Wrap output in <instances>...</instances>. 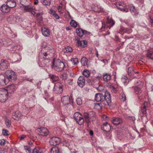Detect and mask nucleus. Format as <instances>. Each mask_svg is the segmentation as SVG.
Masks as SVG:
<instances>
[{"label":"nucleus","instance_id":"nucleus-37","mask_svg":"<svg viewBox=\"0 0 153 153\" xmlns=\"http://www.w3.org/2000/svg\"><path fill=\"white\" fill-rule=\"evenodd\" d=\"M146 55L148 58L153 59V51H148Z\"/></svg>","mask_w":153,"mask_h":153},{"label":"nucleus","instance_id":"nucleus-63","mask_svg":"<svg viewBox=\"0 0 153 153\" xmlns=\"http://www.w3.org/2000/svg\"><path fill=\"white\" fill-rule=\"evenodd\" d=\"M68 83L69 84L71 85L73 83L72 82L71 80H68Z\"/></svg>","mask_w":153,"mask_h":153},{"label":"nucleus","instance_id":"nucleus-43","mask_svg":"<svg viewBox=\"0 0 153 153\" xmlns=\"http://www.w3.org/2000/svg\"><path fill=\"white\" fill-rule=\"evenodd\" d=\"M71 61L74 64V65H76L78 63V61L77 58H75L74 59L72 58L71 60Z\"/></svg>","mask_w":153,"mask_h":153},{"label":"nucleus","instance_id":"nucleus-20","mask_svg":"<svg viewBox=\"0 0 153 153\" xmlns=\"http://www.w3.org/2000/svg\"><path fill=\"white\" fill-rule=\"evenodd\" d=\"M0 10L3 12L7 13L10 11V8L7 4L6 5L3 4L1 7Z\"/></svg>","mask_w":153,"mask_h":153},{"label":"nucleus","instance_id":"nucleus-31","mask_svg":"<svg viewBox=\"0 0 153 153\" xmlns=\"http://www.w3.org/2000/svg\"><path fill=\"white\" fill-rule=\"evenodd\" d=\"M111 79V75L110 74H105L103 75V79L105 81H107L110 80Z\"/></svg>","mask_w":153,"mask_h":153},{"label":"nucleus","instance_id":"nucleus-32","mask_svg":"<svg viewBox=\"0 0 153 153\" xmlns=\"http://www.w3.org/2000/svg\"><path fill=\"white\" fill-rule=\"evenodd\" d=\"M24 9L27 11L32 12V14L33 15H34V14H33L32 13L33 9L32 7H31L29 6H25Z\"/></svg>","mask_w":153,"mask_h":153},{"label":"nucleus","instance_id":"nucleus-21","mask_svg":"<svg viewBox=\"0 0 153 153\" xmlns=\"http://www.w3.org/2000/svg\"><path fill=\"white\" fill-rule=\"evenodd\" d=\"M77 46L78 47H81L85 48L87 46V42L85 40L81 41H78L77 42Z\"/></svg>","mask_w":153,"mask_h":153},{"label":"nucleus","instance_id":"nucleus-8","mask_svg":"<svg viewBox=\"0 0 153 153\" xmlns=\"http://www.w3.org/2000/svg\"><path fill=\"white\" fill-rule=\"evenodd\" d=\"M37 130L39 135L43 137H46L49 133L48 130L45 127H40L38 128Z\"/></svg>","mask_w":153,"mask_h":153},{"label":"nucleus","instance_id":"nucleus-64","mask_svg":"<svg viewBox=\"0 0 153 153\" xmlns=\"http://www.w3.org/2000/svg\"><path fill=\"white\" fill-rule=\"evenodd\" d=\"M110 23H112V26L114 24V22L112 20H110Z\"/></svg>","mask_w":153,"mask_h":153},{"label":"nucleus","instance_id":"nucleus-19","mask_svg":"<svg viewBox=\"0 0 153 153\" xmlns=\"http://www.w3.org/2000/svg\"><path fill=\"white\" fill-rule=\"evenodd\" d=\"M6 3L10 8H13L16 5V2L14 0H7Z\"/></svg>","mask_w":153,"mask_h":153},{"label":"nucleus","instance_id":"nucleus-13","mask_svg":"<svg viewBox=\"0 0 153 153\" xmlns=\"http://www.w3.org/2000/svg\"><path fill=\"white\" fill-rule=\"evenodd\" d=\"M126 6L125 4L121 2H118L116 4V7L117 9H119L121 11L127 12H128V9L124 8L126 7Z\"/></svg>","mask_w":153,"mask_h":153},{"label":"nucleus","instance_id":"nucleus-1","mask_svg":"<svg viewBox=\"0 0 153 153\" xmlns=\"http://www.w3.org/2000/svg\"><path fill=\"white\" fill-rule=\"evenodd\" d=\"M54 50L51 47L45 51H42L38 62L39 66L41 67L48 66L50 59L54 56Z\"/></svg>","mask_w":153,"mask_h":153},{"label":"nucleus","instance_id":"nucleus-17","mask_svg":"<svg viewBox=\"0 0 153 153\" xmlns=\"http://www.w3.org/2000/svg\"><path fill=\"white\" fill-rule=\"evenodd\" d=\"M13 118L15 120H17L22 116V113L19 111H16L12 113Z\"/></svg>","mask_w":153,"mask_h":153},{"label":"nucleus","instance_id":"nucleus-53","mask_svg":"<svg viewBox=\"0 0 153 153\" xmlns=\"http://www.w3.org/2000/svg\"><path fill=\"white\" fill-rule=\"evenodd\" d=\"M67 77V74H66L64 73L62 74L61 75V78L65 80H66Z\"/></svg>","mask_w":153,"mask_h":153},{"label":"nucleus","instance_id":"nucleus-15","mask_svg":"<svg viewBox=\"0 0 153 153\" xmlns=\"http://www.w3.org/2000/svg\"><path fill=\"white\" fill-rule=\"evenodd\" d=\"M61 101L64 105H66L70 103L71 100L69 97L68 95H66L63 96L62 97Z\"/></svg>","mask_w":153,"mask_h":153},{"label":"nucleus","instance_id":"nucleus-28","mask_svg":"<svg viewBox=\"0 0 153 153\" xmlns=\"http://www.w3.org/2000/svg\"><path fill=\"white\" fill-rule=\"evenodd\" d=\"M7 21L9 23H14L15 22L16 18L13 16H11L7 18Z\"/></svg>","mask_w":153,"mask_h":153},{"label":"nucleus","instance_id":"nucleus-9","mask_svg":"<svg viewBox=\"0 0 153 153\" xmlns=\"http://www.w3.org/2000/svg\"><path fill=\"white\" fill-rule=\"evenodd\" d=\"M6 76L7 79L10 81H15L16 78V76L15 73L11 71H7L6 72Z\"/></svg>","mask_w":153,"mask_h":153},{"label":"nucleus","instance_id":"nucleus-2","mask_svg":"<svg viewBox=\"0 0 153 153\" xmlns=\"http://www.w3.org/2000/svg\"><path fill=\"white\" fill-rule=\"evenodd\" d=\"M95 100L96 101L100 102L98 105L101 108L105 107L107 104L108 106L111 105V97L109 93L106 91L104 95L101 93H97L95 94Z\"/></svg>","mask_w":153,"mask_h":153},{"label":"nucleus","instance_id":"nucleus-30","mask_svg":"<svg viewBox=\"0 0 153 153\" xmlns=\"http://www.w3.org/2000/svg\"><path fill=\"white\" fill-rule=\"evenodd\" d=\"M128 73L129 75L131 76L133 75L134 73L133 67H130L128 68Z\"/></svg>","mask_w":153,"mask_h":153},{"label":"nucleus","instance_id":"nucleus-33","mask_svg":"<svg viewBox=\"0 0 153 153\" xmlns=\"http://www.w3.org/2000/svg\"><path fill=\"white\" fill-rule=\"evenodd\" d=\"M40 1L43 4L46 6H49L51 2V0H41Z\"/></svg>","mask_w":153,"mask_h":153},{"label":"nucleus","instance_id":"nucleus-3","mask_svg":"<svg viewBox=\"0 0 153 153\" xmlns=\"http://www.w3.org/2000/svg\"><path fill=\"white\" fill-rule=\"evenodd\" d=\"M52 67L58 72L62 71L65 68L64 62L59 59H54L52 63Z\"/></svg>","mask_w":153,"mask_h":153},{"label":"nucleus","instance_id":"nucleus-11","mask_svg":"<svg viewBox=\"0 0 153 153\" xmlns=\"http://www.w3.org/2000/svg\"><path fill=\"white\" fill-rule=\"evenodd\" d=\"M76 32L78 36L80 37H82L83 35H85V36H87L90 33L80 28H77L76 29Z\"/></svg>","mask_w":153,"mask_h":153},{"label":"nucleus","instance_id":"nucleus-5","mask_svg":"<svg viewBox=\"0 0 153 153\" xmlns=\"http://www.w3.org/2000/svg\"><path fill=\"white\" fill-rule=\"evenodd\" d=\"M74 117L76 122L80 125L83 124L84 122L82 115L79 112H76L74 115Z\"/></svg>","mask_w":153,"mask_h":153},{"label":"nucleus","instance_id":"nucleus-52","mask_svg":"<svg viewBox=\"0 0 153 153\" xmlns=\"http://www.w3.org/2000/svg\"><path fill=\"white\" fill-rule=\"evenodd\" d=\"M24 149H25L27 151H28L29 153H30L31 152V149L30 147L27 146H24Z\"/></svg>","mask_w":153,"mask_h":153},{"label":"nucleus","instance_id":"nucleus-44","mask_svg":"<svg viewBox=\"0 0 153 153\" xmlns=\"http://www.w3.org/2000/svg\"><path fill=\"white\" fill-rule=\"evenodd\" d=\"M5 124L7 127H9L10 126V122L9 120L7 118H5Z\"/></svg>","mask_w":153,"mask_h":153},{"label":"nucleus","instance_id":"nucleus-61","mask_svg":"<svg viewBox=\"0 0 153 153\" xmlns=\"http://www.w3.org/2000/svg\"><path fill=\"white\" fill-rule=\"evenodd\" d=\"M89 134L91 135H93V131L91 130L89 131Z\"/></svg>","mask_w":153,"mask_h":153},{"label":"nucleus","instance_id":"nucleus-29","mask_svg":"<svg viewBox=\"0 0 153 153\" xmlns=\"http://www.w3.org/2000/svg\"><path fill=\"white\" fill-rule=\"evenodd\" d=\"M88 62V59L85 57H82L81 59V62L82 65L83 66L87 65Z\"/></svg>","mask_w":153,"mask_h":153},{"label":"nucleus","instance_id":"nucleus-46","mask_svg":"<svg viewBox=\"0 0 153 153\" xmlns=\"http://www.w3.org/2000/svg\"><path fill=\"white\" fill-rule=\"evenodd\" d=\"M5 42V41H4L1 39H0V47L2 46L3 45H8L6 44Z\"/></svg>","mask_w":153,"mask_h":153},{"label":"nucleus","instance_id":"nucleus-12","mask_svg":"<svg viewBox=\"0 0 153 153\" xmlns=\"http://www.w3.org/2000/svg\"><path fill=\"white\" fill-rule=\"evenodd\" d=\"M60 141V139L57 137H53L51 138L49 143L51 145L55 146L59 144Z\"/></svg>","mask_w":153,"mask_h":153},{"label":"nucleus","instance_id":"nucleus-40","mask_svg":"<svg viewBox=\"0 0 153 153\" xmlns=\"http://www.w3.org/2000/svg\"><path fill=\"white\" fill-rule=\"evenodd\" d=\"M83 75L86 77H88L90 76V72L87 70H84L82 73Z\"/></svg>","mask_w":153,"mask_h":153},{"label":"nucleus","instance_id":"nucleus-14","mask_svg":"<svg viewBox=\"0 0 153 153\" xmlns=\"http://www.w3.org/2000/svg\"><path fill=\"white\" fill-rule=\"evenodd\" d=\"M9 80L6 78L5 75L3 74H0V85L4 86L7 84Z\"/></svg>","mask_w":153,"mask_h":153},{"label":"nucleus","instance_id":"nucleus-18","mask_svg":"<svg viewBox=\"0 0 153 153\" xmlns=\"http://www.w3.org/2000/svg\"><path fill=\"white\" fill-rule=\"evenodd\" d=\"M77 83L79 87H83L85 84V79L83 76H80L78 78Z\"/></svg>","mask_w":153,"mask_h":153},{"label":"nucleus","instance_id":"nucleus-38","mask_svg":"<svg viewBox=\"0 0 153 153\" xmlns=\"http://www.w3.org/2000/svg\"><path fill=\"white\" fill-rule=\"evenodd\" d=\"M51 153H59V150L58 147H53L51 150Z\"/></svg>","mask_w":153,"mask_h":153},{"label":"nucleus","instance_id":"nucleus-34","mask_svg":"<svg viewBox=\"0 0 153 153\" xmlns=\"http://www.w3.org/2000/svg\"><path fill=\"white\" fill-rule=\"evenodd\" d=\"M72 50V48L69 46L66 47L63 49V51L64 53L71 52Z\"/></svg>","mask_w":153,"mask_h":153},{"label":"nucleus","instance_id":"nucleus-47","mask_svg":"<svg viewBox=\"0 0 153 153\" xmlns=\"http://www.w3.org/2000/svg\"><path fill=\"white\" fill-rule=\"evenodd\" d=\"M76 102L78 105H81L82 103V100L81 98H78L76 100Z\"/></svg>","mask_w":153,"mask_h":153},{"label":"nucleus","instance_id":"nucleus-42","mask_svg":"<svg viewBox=\"0 0 153 153\" xmlns=\"http://www.w3.org/2000/svg\"><path fill=\"white\" fill-rule=\"evenodd\" d=\"M42 151L39 148H35L33 150V153H41Z\"/></svg>","mask_w":153,"mask_h":153},{"label":"nucleus","instance_id":"nucleus-56","mask_svg":"<svg viewBox=\"0 0 153 153\" xmlns=\"http://www.w3.org/2000/svg\"><path fill=\"white\" fill-rule=\"evenodd\" d=\"M5 144V141L4 140H1L0 143V144L1 145H4Z\"/></svg>","mask_w":153,"mask_h":153},{"label":"nucleus","instance_id":"nucleus-55","mask_svg":"<svg viewBox=\"0 0 153 153\" xmlns=\"http://www.w3.org/2000/svg\"><path fill=\"white\" fill-rule=\"evenodd\" d=\"M126 30L125 31V33H130L132 32V30L131 29L126 28Z\"/></svg>","mask_w":153,"mask_h":153},{"label":"nucleus","instance_id":"nucleus-39","mask_svg":"<svg viewBox=\"0 0 153 153\" xmlns=\"http://www.w3.org/2000/svg\"><path fill=\"white\" fill-rule=\"evenodd\" d=\"M142 90L140 88L138 87H135L134 88V92L136 94H138L139 93H141Z\"/></svg>","mask_w":153,"mask_h":153},{"label":"nucleus","instance_id":"nucleus-35","mask_svg":"<svg viewBox=\"0 0 153 153\" xmlns=\"http://www.w3.org/2000/svg\"><path fill=\"white\" fill-rule=\"evenodd\" d=\"M120 99L122 101L124 102L126 100V97L125 94L123 93H121L119 97Z\"/></svg>","mask_w":153,"mask_h":153},{"label":"nucleus","instance_id":"nucleus-59","mask_svg":"<svg viewBox=\"0 0 153 153\" xmlns=\"http://www.w3.org/2000/svg\"><path fill=\"white\" fill-rule=\"evenodd\" d=\"M25 137H26V136L25 135H22L20 137V139L21 140H22L23 139L25 138Z\"/></svg>","mask_w":153,"mask_h":153},{"label":"nucleus","instance_id":"nucleus-24","mask_svg":"<svg viewBox=\"0 0 153 153\" xmlns=\"http://www.w3.org/2000/svg\"><path fill=\"white\" fill-rule=\"evenodd\" d=\"M49 76L51 81L53 82L57 81L59 79L58 76L52 74H50L49 75Z\"/></svg>","mask_w":153,"mask_h":153},{"label":"nucleus","instance_id":"nucleus-27","mask_svg":"<svg viewBox=\"0 0 153 153\" xmlns=\"http://www.w3.org/2000/svg\"><path fill=\"white\" fill-rule=\"evenodd\" d=\"M17 88L16 85L14 84H12L9 85L8 87V90L10 91L11 93L13 92Z\"/></svg>","mask_w":153,"mask_h":153},{"label":"nucleus","instance_id":"nucleus-48","mask_svg":"<svg viewBox=\"0 0 153 153\" xmlns=\"http://www.w3.org/2000/svg\"><path fill=\"white\" fill-rule=\"evenodd\" d=\"M126 30V28H124L123 27H121L120 29L119 33L122 34L125 33Z\"/></svg>","mask_w":153,"mask_h":153},{"label":"nucleus","instance_id":"nucleus-25","mask_svg":"<svg viewBox=\"0 0 153 153\" xmlns=\"http://www.w3.org/2000/svg\"><path fill=\"white\" fill-rule=\"evenodd\" d=\"M103 128L105 131L108 132L111 129V127L109 124L105 122L103 124Z\"/></svg>","mask_w":153,"mask_h":153},{"label":"nucleus","instance_id":"nucleus-45","mask_svg":"<svg viewBox=\"0 0 153 153\" xmlns=\"http://www.w3.org/2000/svg\"><path fill=\"white\" fill-rule=\"evenodd\" d=\"M36 16L38 19L39 20H42V13H37Z\"/></svg>","mask_w":153,"mask_h":153},{"label":"nucleus","instance_id":"nucleus-54","mask_svg":"<svg viewBox=\"0 0 153 153\" xmlns=\"http://www.w3.org/2000/svg\"><path fill=\"white\" fill-rule=\"evenodd\" d=\"M149 107L151 105H153V100L151 99H149Z\"/></svg>","mask_w":153,"mask_h":153},{"label":"nucleus","instance_id":"nucleus-16","mask_svg":"<svg viewBox=\"0 0 153 153\" xmlns=\"http://www.w3.org/2000/svg\"><path fill=\"white\" fill-rule=\"evenodd\" d=\"M149 107L148 102H145L144 103L141 105L140 111L142 113L146 116V108Z\"/></svg>","mask_w":153,"mask_h":153},{"label":"nucleus","instance_id":"nucleus-62","mask_svg":"<svg viewBox=\"0 0 153 153\" xmlns=\"http://www.w3.org/2000/svg\"><path fill=\"white\" fill-rule=\"evenodd\" d=\"M38 2V0H34V4H37Z\"/></svg>","mask_w":153,"mask_h":153},{"label":"nucleus","instance_id":"nucleus-49","mask_svg":"<svg viewBox=\"0 0 153 153\" xmlns=\"http://www.w3.org/2000/svg\"><path fill=\"white\" fill-rule=\"evenodd\" d=\"M2 134L4 135L7 136L9 135V131L6 129H3Z\"/></svg>","mask_w":153,"mask_h":153},{"label":"nucleus","instance_id":"nucleus-36","mask_svg":"<svg viewBox=\"0 0 153 153\" xmlns=\"http://www.w3.org/2000/svg\"><path fill=\"white\" fill-rule=\"evenodd\" d=\"M70 23L71 26L74 28L76 27L78 25L77 22L74 20H71Z\"/></svg>","mask_w":153,"mask_h":153},{"label":"nucleus","instance_id":"nucleus-57","mask_svg":"<svg viewBox=\"0 0 153 153\" xmlns=\"http://www.w3.org/2000/svg\"><path fill=\"white\" fill-rule=\"evenodd\" d=\"M51 13L52 14L53 16L55 15L56 13V12L52 10H50Z\"/></svg>","mask_w":153,"mask_h":153},{"label":"nucleus","instance_id":"nucleus-51","mask_svg":"<svg viewBox=\"0 0 153 153\" xmlns=\"http://www.w3.org/2000/svg\"><path fill=\"white\" fill-rule=\"evenodd\" d=\"M62 4H61L58 7V11L61 14H62L63 13V12L62 10Z\"/></svg>","mask_w":153,"mask_h":153},{"label":"nucleus","instance_id":"nucleus-22","mask_svg":"<svg viewBox=\"0 0 153 153\" xmlns=\"http://www.w3.org/2000/svg\"><path fill=\"white\" fill-rule=\"evenodd\" d=\"M41 31L43 35L45 37H48L49 36L50 32L48 29L45 27L42 28Z\"/></svg>","mask_w":153,"mask_h":153},{"label":"nucleus","instance_id":"nucleus-60","mask_svg":"<svg viewBox=\"0 0 153 153\" xmlns=\"http://www.w3.org/2000/svg\"><path fill=\"white\" fill-rule=\"evenodd\" d=\"M54 16L55 17L56 19H59V16L58 15V14L56 13L55 15Z\"/></svg>","mask_w":153,"mask_h":153},{"label":"nucleus","instance_id":"nucleus-26","mask_svg":"<svg viewBox=\"0 0 153 153\" xmlns=\"http://www.w3.org/2000/svg\"><path fill=\"white\" fill-rule=\"evenodd\" d=\"M111 88L112 92L114 93H116L118 91L119 92L120 91L121 92L123 91L122 88L120 87H117L116 88L114 87L113 86Z\"/></svg>","mask_w":153,"mask_h":153},{"label":"nucleus","instance_id":"nucleus-23","mask_svg":"<svg viewBox=\"0 0 153 153\" xmlns=\"http://www.w3.org/2000/svg\"><path fill=\"white\" fill-rule=\"evenodd\" d=\"M112 123L115 125H118L122 122V120L121 118L117 117L114 119L112 120Z\"/></svg>","mask_w":153,"mask_h":153},{"label":"nucleus","instance_id":"nucleus-6","mask_svg":"<svg viewBox=\"0 0 153 153\" xmlns=\"http://www.w3.org/2000/svg\"><path fill=\"white\" fill-rule=\"evenodd\" d=\"M7 91L5 89L0 88V101L5 102L7 99Z\"/></svg>","mask_w":153,"mask_h":153},{"label":"nucleus","instance_id":"nucleus-50","mask_svg":"<svg viewBox=\"0 0 153 153\" xmlns=\"http://www.w3.org/2000/svg\"><path fill=\"white\" fill-rule=\"evenodd\" d=\"M129 8L131 12H134L135 11V7L134 6L132 5H130Z\"/></svg>","mask_w":153,"mask_h":153},{"label":"nucleus","instance_id":"nucleus-41","mask_svg":"<svg viewBox=\"0 0 153 153\" xmlns=\"http://www.w3.org/2000/svg\"><path fill=\"white\" fill-rule=\"evenodd\" d=\"M121 80L125 85H126L128 82V79L127 78V77L126 76H124V77H122L121 79Z\"/></svg>","mask_w":153,"mask_h":153},{"label":"nucleus","instance_id":"nucleus-7","mask_svg":"<svg viewBox=\"0 0 153 153\" xmlns=\"http://www.w3.org/2000/svg\"><path fill=\"white\" fill-rule=\"evenodd\" d=\"M63 90V86L61 83L56 82L55 84L53 91L56 93L60 94L62 93Z\"/></svg>","mask_w":153,"mask_h":153},{"label":"nucleus","instance_id":"nucleus-58","mask_svg":"<svg viewBox=\"0 0 153 153\" xmlns=\"http://www.w3.org/2000/svg\"><path fill=\"white\" fill-rule=\"evenodd\" d=\"M102 27L101 28L100 30L101 31L103 30V29H104L105 28V25L104 24H103V23H102Z\"/></svg>","mask_w":153,"mask_h":153},{"label":"nucleus","instance_id":"nucleus-10","mask_svg":"<svg viewBox=\"0 0 153 153\" xmlns=\"http://www.w3.org/2000/svg\"><path fill=\"white\" fill-rule=\"evenodd\" d=\"M9 64L6 60L2 59L0 62V69L2 71H5L8 68Z\"/></svg>","mask_w":153,"mask_h":153},{"label":"nucleus","instance_id":"nucleus-4","mask_svg":"<svg viewBox=\"0 0 153 153\" xmlns=\"http://www.w3.org/2000/svg\"><path fill=\"white\" fill-rule=\"evenodd\" d=\"M95 114L93 112L89 113L85 112L84 113V116L86 122L88 125L91 120H94Z\"/></svg>","mask_w":153,"mask_h":153}]
</instances>
